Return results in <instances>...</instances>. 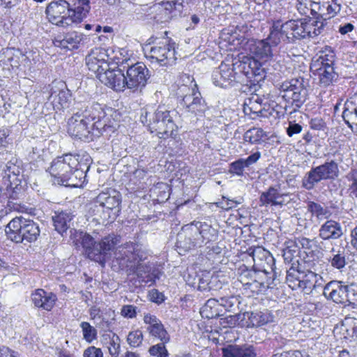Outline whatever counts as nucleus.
I'll list each match as a JSON object with an SVG mask.
<instances>
[{
	"label": "nucleus",
	"mask_w": 357,
	"mask_h": 357,
	"mask_svg": "<svg viewBox=\"0 0 357 357\" xmlns=\"http://www.w3.org/2000/svg\"><path fill=\"white\" fill-rule=\"evenodd\" d=\"M87 161L84 162L79 155L65 154L55 158L48 171L59 184L77 188L84 182L89 169Z\"/></svg>",
	"instance_id": "1"
},
{
	"label": "nucleus",
	"mask_w": 357,
	"mask_h": 357,
	"mask_svg": "<svg viewBox=\"0 0 357 357\" xmlns=\"http://www.w3.org/2000/svg\"><path fill=\"white\" fill-rule=\"evenodd\" d=\"M90 8L89 0H75L72 6L66 1L59 0L50 3L45 14L49 22L66 28L81 22Z\"/></svg>",
	"instance_id": "2"
},
{
	"label": "nucleus",
	"mask_w": 357,
	"mask_h": 357,
	"mask_svg": "<svg viewBox=\"0 0 357 357\" xmlns=\"http://www.w3.org/2000/svg\"><path fill=\"white\" fill-rule=\"evenodd\" d=\"M176 94L178 107L185 114L202 116L208 109V106L198 91L196 83L188 75L181 77Z\"/></svg>",
	"instance_id": "3"
},
{
	"label": "nucleus",
	"mask_w": 357,
	"mask_h": 357,
	"mask_svg": "<svg viewBox=\"0 0 357 357\" xmlns=\"http://www.w3.org/2000/svg\"><path fill=\"white\" fill-rule=\"evenodd\" d=\"M176 94L178 107L185 114L202 116L208 109V106L198 91L196 83L188 75L181 77Z\"/></svg>",
	"instance_id": "4"
},
{
	"label": "nucleus",
	"mask_w": 357,
	"mask_h": 357,
	"mask_svg": "<svg viewBox=\"0 0 357 357\" xmlns=\"http://www.w3.org/2000/svg\"><path fill=\"white\" fill-rule=\"evenodd\" d=\"M140 121L149 128L151 132H155L160 138L166 139L176 135L174 132L176 131L177 126L173 120L171 112L164 106H159L153 112L143 109Z\"/></svg>",
	"instance_id": "5"
},
{
	"label": "nucleus",
	"mask_w": 357,
	"mask_h": 357,
	"mask_svg": "<svg viewBox=\"0 0 357 357\" xmlns=\"http://www.w3.org/2000/svg\"><path fill=\"white\" fill-rule=\"evenodd\" d=\"M307 84L305 78L298 77L286 80L280 84L279 94L286 102L285 110L291 109V113L303 106L307 97Z\"/></svg>",
	"instance_id": "6"
},
{
	"label": "nucleus",
	"mask_w": 357,
	"mask_h": 357,
	"mask_svg": "<svg viewBox=\"0 0 357 357\" xmlns=\"http://www.w3.org/2000/svg\"><path fill=\"white\" fill-rule=\"evenodd\" d=\"M252 250L250 255L252 257L254 261V270H246L242 272L239 276L238 280L245 287L249 285L250 282L254 281L259 278V275L261 273L264 276H267L270 271H273L275 259L266 250L261 247H257Z\"/></svg>",
	"instance_id": "7"
},
{
	"label": "nucleus",
	"mask_w": 357,
	"mask_h": 357,
	"mask_svg": "<svg viewBox=\"0 0 357 357\" xmlns=\"http://www.w3.org/2000/svg\"><path fill=\"white\" fill-rule=\"evenodd\" d=\"M78 112L68 121V133L73 137L84 142L93 141L106 131V125L98 122L90 124Z\"/></svg>",
	"instance_id": "8"
},
{
	"label": "nucleus",
	"mask_w": 357,
	"mask_h": 357,
	"mask_svg": "<svg viewBox=\"0 0 357 357\" xmlns=\"http://www.w3.org/2000/svg\"><path fill=\"white\" fill-rule=\"evenodd\" d=\"M339 175L338 164L335 160H327L324 164L312 167L302 179V187L311 190L323 180H333Z\"/></svg>",
	"instance_id": "9"
},
{
	"label": "nucleus",
	"mask_w": 357,
	"mask_h": 357,
	"mask_svg": "<svg viewBox=\"0 0 357 357\" xmlns=\"http://www.w3.org/2000/svg\"><path fill=\"white\" fill-rule=\"evenodd\" d=\"M114 257L120 264L130 267L136 261H143L146 258V255L142 246L133 242H126L116 247L114 252Z\"/></svg>",
	"instance_id": "10"
},
{
	"label": "nucleus",
	"mask_w": 357,
	"mask_h": 357,
	"mask_svg": "<svg viewBox=\"0 0 357 357\" xmlns=\"http://www.w3.org/2000/svg\"><path fill=\"white\" fill-rule=\"evenodd\" d=\"M213 83L221 88L234 86L236 84H243L244 79H241L240 74L236 73L233 62L231 63L222 62L218 68L212 73Z\"/></svg>",
	"instance_id": "11"
},
{
	"label": "nucleus",
	"mask_w": 357,
	"mask_h": 357,
	"mask_svg": "<svg viewBox=\"0 0 357 357\" xmlns=\"http://www.w3.org/2000/svg\"><path fill=\"white\" fill-rule=\"evenodd\" d=\"M125 75L126 88L136 91L145 86L149 78V69L141 62L128 66Z\"/></svg>",
	"instance_id": "12"
},
{
	"label": "nucleus",
	"mask_w": 357,
	"mask_h": 357,
	"mask_svg": "<svg viewBox=\"0 0 357 357\" xmlns=\"http://www.w3.org/2000/svg\"><path fill=\"white\" fill-rule=\"evenodd\" d=\"M149 57L161 66H172L176 59L174 43H172L169 38L156 43L151 47Z\"/></svg>",
	"instance_id": "13"
},
{
	"label": "nucleus",
	"mask_w": 357,
	"mask_h": 357,
	"mask_svg": "<svg viewBox=\"0 0 357 357\" xmlns=\"http://www.w3.org/2000/svg\"><path fill=\"white\" fill-rule=\"evenodd\" d=\"M120 243V236L114 234H109L103 237L99 242H97L95 248V255L92 254L91 260L98 262L102 267L107 261L112 257V251L116 248V245Z\"/></svg>",
	"instance_id": "14"
},
{
	"label": "nucleus",
	"mask_w": 357,
	"mask_h": 357,
	"mask_svg": "<svg viewBox=\"0 0 357 357\" xmlns=\"http://www.w3.org/2000/svg\"><path fill=\"white\" fill-rule=\"evenodd\" d=\"M96 202L105 208L104 213H108L107 218L104 217L105 219L107 218L113 221L116 218L121 210L119 206L121 202V195L119 192L114 189L102 192L96 197Z\"/></svg>",
	"instance_id": "15"
},
{
	"label": "nucleus",
	"mask_w": 357,
	"mask_h": 357,
	"mask_svg": "<svg viewBox=\"0 0 357 357\" xmlns=\"http://www.w3.org/2000/svg\"><path fill=\"white\" fill-rule=\"evenodd\" d=\"M120 67L122 68L116 67L111 69L109 66L107 70L99 75L100 81L115 91H123L126 88L125 74L123 72L126 66L122 62Z\"/></svg>",
	"instance_id": "16"
},
{
	"label": "nucleus",
	"mask_w": 357,
	"mask_h": 357,
	"mask_svg": "<svg viewBox=\"0 0 357 357\" xmlns=\"http://www.w3.org/2000/svg\"><path fill=\"white\" fill-rule=\"evenodd\" d=\"M310 13L315 17V20L312 22L311 25L314 26L313 33L314 36L321 34L327 25L326 2L314 1L310 3Z\"/></svg>",
	"instance_id": "17"
},
{
	"label": "nucleus",
	"mask_w": 357,
	"mask_h": 357,
	"mask_svg": "<svg viewBox=\"0 0 357 357\" xmlns=\"http://www.w3.org/2000/svg\"><path fill=\"white\" fill-rule=\"evenodd\" d=\"M28 221L29 219L22 216L13 218L5 229L8 238L16 243H23Z\"/></svg>",
	"instance_id": "18"
},
{
	"label": "nucleus",
	"mask_w": 357,
	"mask_h": 357,
	"mask_svg": "<svg viewBox=\"0 0 357 357\" xmlns=\"http://www.w3.org/2000/svg\"><path fill=\"white\" fill-rule=\"evenodd\" d=\"M349 284H344L341 281L333 280L324 287V295L336 303L347 304Z\"/></svg>",
	"instance_id": "19"
},
{
	"label": "nucleus",
	"mask_w": 357,
	"mask_h": 357,
	"mask_svg": "<svg viewBox=\"0 0 357 357\" xmlns=\"http://www.w3.org/2000/svg\"><path fill=\"white\" fill-rule=\"evenodd\" d=\"M192 230L197 238H199V244L206 241V243L214 241L218 237V231L206 222L194 221L193 222L185 225V230Z\"/></svg>",
	"instance_id": "20"
},
{
	"label": "nucleus",
	"mask_w": 357,
	"mask_h": 357,
	"mask_svg": "<svg viewBox=\"0 0 357 357\" xmlns=\"http://www.w3.org/2000/svg\"><path fill=\"white\" fill-rule=\"evenodd\" d=\"M6 199H8V206L14 209L15 211H20L21 213H26L30 215H35V208H29L26 206H21L15 201H18L24 196V191L21 186H19L17 183L15 184V187H13L12 183L9 186H7L6 192L3 194Z\"/></svg>",
	"instance_id": "21"
},
{
	"label": "nucleus",
	"mask_w": 357,
	"mask_h": 357,
	"mask_svg": "<svg viewBox=\"0 0 357 357\" xmlns=\"http://www.w3.org/2000/svg\"><path fill=\"white\" fill-rule=\"evenodd\" d=\"M108 56L104 50H93L86 57V64L89 70L94 72L99 79V75L107 70L109 67Z\"/></svg>",
	"instance_id": "22"
},
{
	"label": "nucleus",
	"mask_w": 357,
	"mask_h": 357,
	"mask_svg": "<svg viewBox=\"0 0 357 357\" xmlns=\"http://www.w3.org/2000/svg\"><path fill=\"white\" fill-rule=\"evenodd\" d=\"M310 70L318 79V84L320 86L327 87L337 82L339 79V74L336 71L335 66H318L313 68L310 66Z\"/></svg>",
	"instance_id": "23"
},
{
	"label": "nucleus",
	"mask_w": 357,
	"mask_h": 357,
	"mask_svg": "<svg viewBox=\"0 0 357 357\" xmlns=\"http://www.w3.org/2000/svg\"><path fill=\"white\" fill-rule=\"evenodd\" d=\"M77 112L82 115L81 117H84L90 124H96L99 122L107 125L105 121L102 122V120L105 117V112L101 105L98 102L89 103L79 109ZM105 128H108L109 126H106Z\"/></svg>",
	"instance_id": "24"
},
{
	"label": "nucleus",
	"mask_w": 357,
	"mask_h": 357,
	"mask_svg": "<svg viewBox=\"0 0 357 357\" xmlns=\"http://www.w3.org/2000/svg\"><path fill=\"white\" fill-rule=\"evenodd\" d=\"M73 243L79 248L81 246L86 257L91 260L92 254L95 255V248H96L97 242L94 238L86 232L82 231L75 230L74 233L71 234Z\"/></svg>",
	"instance_id": "25"
},
{
	"label": "nucleus",
	"mask_w": 357,
	"mask_h": 357,
	"mask_svg": "<svg viewBox=\"0 0 357 357\" xmlns=\"http://www.w3.org/2000/svg\"><path fill=\"white\" fill-rule=\"evenodd\" d=\"M344 234L341 224L334 220H327L319 229V237L324 241L337 240Z\"/></svg>",
	"instance_id": "26"
},
{
	"label": "nucleus",
	"mask_w": 357,
	"mask_h": 357,
	"mask_svg": "<svg viewBox=\"0 0 357 357\" xmlns=\"http://www.w3.org/2000/svg\"><path fill=\"white\" fill-rule=\"evenodd\" d=\"M31 301L36 307L50 311L55 304L56 296L52 292L38 289L31 294Z\"/></svg>",
	"instance_id": "27"
},
{
	"label": "nucleus",
	"mask_w": 357,
	"mask_h": 357,
	"mask_svg": "<svg viewBox=\"0 0 357 357\" xmlns=\"http://www.w3.org/2000/svg\"><path fill=\"white\" fill-rule=\"evenodd\" d=\"M250 52L259 59H269L273 56L272 47L266 39L250 40L248 43Z\"/></svg>",
	"instance_id": "28"
},
{
	"label": "nucleus",
	"mask_w": 357,
	"mask_h": 357,
	"mask_svg": "<svg viewBox=\"0 0 357 357\" xmlns=\"http://www.w3.org/2000/svg\"><path fill=\"white\" fill-rule=\"evenodd\" d=\"M48 100L51 101L58 109L68 108L71 102V93L67 89L52 87Z\"/></svg>",
	"instance_id": "29"
},
{
	"label": "nucleus",
	"mask_w": 357,
	"mask_h": 357,
	"mask_svg": "<svg viewBox=\"0 0 357 357\" xmlns=\"http://www.w3.org/2000/svg\"><path fill=\"white\" fill-rule=\"evenodd\" d=\"M82 40V35L76 31L67 33L64 35H58L53 40L56 47L63 49L73 50L78 47Z\"/></svg>",
	"instance_id": "30"
},
{
	"label": "nucleus",
	"mask_w": 357,
	"mask_h": 357,
	"mask_svg": "<svg viewBox=\"0 0 357 357\" xmlns=\"http://www.w3.org/2000/svg\"><path fill=\"white\" fill-rule=\"evenodd\" d=\"M223 357H256L257 354L252 345L242 346L229 344L222 349Z\"/></svg>",
	"instance_id": "31"
},
{
	"label": "nucleus",
	"mask_w": 357,
	"mask_h": 357,
	"mask_svg": "<svg viewBox=\"0 0 357 357\" xmlns=\"http://www.w3.org/2000/svg\"><path fill=\"white\" fill-rule=\"evenodd\" d=\"M255 58L243 56L241 59H235L232 61L233 66L236 73L240 74L241 79H244V82L246 79H250L252 82L251 73L252 70L253 62Z\"/></svg>",
	"instance_id": "32"
},
{
	"label": "nucleus",
	"mask_w": 357,
	"mask_h": 357,
	"mask_svg": "<svg viewBox=\"0 0 357 357\" xmlns=\"http://www.w3.org/2000/svg\"><path fill=\"white\" fill-rule=\"evenodd\" d=\"M284 28L287 29V31H293V32H294L293 37L296 38L297 40L306 37L315 36L313 31L310 30V25L307 22L289 20L287 22V25Z\"/></svg>",
	"instance_id": "33"
},
{
	"label": "nucleus",
	"mask_w": 357,
	"mask_h": 357,
	"mask_svg": "<svg viewBox=\"0 0 357 357\" xmlns=\"http://www.w3.org/2000/svg\"><path fill=\"white\" fill-rule=\"evenodd\" d=\"M185 226L182 227V231L177 235L176 246L183 251H188L197 245H199V238H197L192 230L184 231Z\"/></svg>",
	"instance_id": "34"
},
{
	"label": "nucleus",
	"mask_w": 357,
	"mask_h": 357,
	"mask_svg": "<svg viewBox=\"0 0 357 357\" xmlns=\"http://www.w3.org/2000/svg\"><path fill=\"white\" fill-rule=\"evenodd\" d=\"M243 319H248L247 327H259L272 321V317L268 312H245Z\"/></svg>",
	"instance_id": "35"
},
{
	"label": "nucleus",
	"mask_w": 357,
	"mask_h": 357,
	"mask_svg": "<svg viewBox=\"0 0 357 357\" xmlns=\"http://www.w3.org/2000/svg\"><path fill=\"white\" fill-rule=\"evenodd\" d=\"M71 220L72 215L70 213L66 211L55 213V215L52 216L55 230L62 236L70 227Z\"/></svg>",
	"instance_id": "36"
},
{
	"label": "nucleus",
	"mask_w": 357,
	"mask_h": 357,
	"mask_svg": "<svg viewBox=\"0 0 357 357\" xmlns=\"http://www.w3.org/2000/svg\"><path fill=\"white\" fill-rule=\"evenodd\" d=\"M280 198H282V195L274 187H270L267 191L263 192L259 197V202L261 206H277L281 204V202H278Z\"/></svg>",
	"instance_id": "37"
},
{
	"label": "nucleus",
	"mask_w": 357,
	"mask_h": 357,
	"mask_svg": "<svg viewBox=\"0 0 357 357\" xmlns=\"http://www.w3.org/2000/svg\"><path fill=\"white\" fill-rule=\"evenodd\" d=\"M307 211L319 221L328 220L331 215V213L328 207L323 206L314 202H309L307 203Z\"/></svg>",
	"instance_id": "38"
},
{
	"label": "nucleus",
	"mask_w": 357,
	"mask_h": 357,
	"mask_svg": "<svg viewBox=\"0 0 357 357\" xmlns=\"http://www.w3.org/2000/svg\"><path fill=\"white\" fill-rule=\"evenodd\" d=\"M294 265V264H292ZM303 271L291 266L287 271L286 282L292 289H298L301 287V282Z\"/></svg>",
	"instance_id": "39"
},
{
	"label": "nucleus",
	"mask_w": 357,
	"mask_h": 357,
	"mask_svg": "<svg viewBox=\"0 0 357 357\" xmlns=\"http://www.w3.org/2000/svg\"><path fill=\"white\" fill-rule=\"evenodd\" d=\"M266 137V132L260 128H252L248 130L243 135V140L251 144H260L263 138Z\"/></svg>",
	"instance_id": "40"
},
{
	"label": "nucleus",
	"mask_w": 357,
	"mask_h": 357,
	"mask_svg": "<svg viewBox=\"0 0 357 357\" xmlns=\"http://www.w3.org/2000/svg\"><path fill=\"white\" fill-rule=\"evenodd\" d=\"M333 254L330 257L328 261L332 267L342 270L347 264L346 253L344 250H338L335 251V248L331 249Z\"/></svg>",
	"instance_id": "41"
},
{
	"label": "nucleus",
	"mask_w": 357,
	"mask_h": 357,
	"mask_svg": "<svg viewBox=\"0 0 357 357\" xmlns=\"http://www.w3.org/2000/svg\"><path fill=\"white\" fill-rule=\"evenodd\" d=\"M315 278V273L311 271L303 272L301 282V287H299V289H302L305 294H309L312 293L313 289H316V282H314V279Z\"/></svg>",
	"instance_id": "42"
},
{
	"label": "nucleus",
	"mask_w": 357,
	"mask_h": 357,
	"mask_svg": "<svg viewBox=\"0 0 357 357\" xmlns=\"http://www.w3.org/2000/svg\"><path fill=\"white\" fill-rule=\"evenodd\" d=\"M266 39L270 43L271 47H275L281 42L285 43L282 25L273 24L270 29V33Z\"/></svg>",
	"instance_id": "43"
},
{
	"label": "nucleus",
	"mask_w": 357,
	"mask_h": 357,
	"mask_svg": "<svg viewBox=\"0 0 357 357\" xmlns=\"http://www.w3.org/2000/svg\"><path fill=\"white\" fill-rule=\"evenodd\" d=\"M40 229L38 223L29 219L28 221V225L25 229V236L24 243H32L35 242L40 236Z\"/></svg>",
	"instance_id": "44"
},
{
	"label": "nucleus",
	"mask_w": 357,
	"mask_h": 357,
	"mask_svg": "<svg viewBox=\"0 0 357 357\" xmlns=\"http://www.w3.org/2000/svg\"><path fill=\"white\" fill-rule=\"evenodd\" d=\"M147 331L152 336L157 337L164 343H168L170 340V336L165 329L162 322L153 326L151 328H147Z\"/></svg>",
	"instance_id": "45"
},
{
	"label": "nucleus",
	"mask_w": 357,
	"mask_h": 357,
	"mask_svg": "<svg viewBox=\"0 0 357 357\" xmlns=\"http://www.w3.org/2000/svg\"><path fill=\"white\" fill-rule=\"evenodd\" d=\"M349 181L347 192L352 199L357 198V169L351 170L346 176Z\"/></svg>",
	"instance_id": "46"
},
{
	"label": "nucleus",
	"mask_w": 357,
	"mask_h": 357,
	"mask_svg": "<svg viewBox=\"0 0 357 357\" xmlns=\"http://www.w3.org/2000/svg\"><path fill=\"white\" fill-rule=\"evenodd\" d=\"M335 54L333 51L329 52L328 54H325L319 57L317 60L314 61L311 65L313 68L318 66H335Z\"/></svg>",
	"instance_id": "47"
},
{
	"label": "nucleus",
	"mask_w": 357,
	"mask_h": 357,
	"mask_svg": "<svg viewBox=\"0 0 357 357\" xmlns=\"http://www.w3.org/2000/svg\"><path fill=\"white\" fill-rule=\"evenodd\" d=\"M298 249L293 241H289L286 243L285 248L282 250V256L284 261L291 263L296 257Z\"/></svg>",
	"instance_id": "48"
},
{
	"label": "nucleus",
	"mask_w": 357,
	"mask_h": 357,
	"mask_svg": "<svg viewBox=\"0 0 357 357\" xmlns=\"http://www.w3.org/2000/svg\"><path fill=\"white\" fill-rule=\"evenodd\" d=\"M251 77L252 79H254L252 80L253 82H259L266 77L265 69L257 59H255V62H253Z\"/></svg>",
	"instance_id": "49"
},
{
	"label": "nucleus",
	"mask_w": 357,
	"mask_h": 357,
	"mask_svg": "<svg viewBox=\"0 0 357 357\" xmlns=\"http://www.w3.org/2000/svg\"><path fill=\"white\" fill-rule=\"evenodd\" d=\"M132 271L138 278H143V275L149 273L152 270V264L150 263H143L142 261H136V264H131L130 266Z\"/></svg>",
	"instance_id": "50"
},
{
	"label": "nucleus",
	"mask_w": 357,
	"mask_h": 357,
	"mask_svg": "<svg viewBox=\"0 0 357 357\" xmlns=\"http://www.w3.org/2000/svg\"><path fill=\"white\" fill-rule=\"evenodd\" d=\"M80 327L82 329L84 339L86 342H91L96 338V329L91 326L89 323L83 321L80 324Z\"/></svg>",
	"instance_id": "51"
},
{
	"label": "nucleus",
	"mask_w": 357,
	"mask_h": 357,
	"mask_svg": "<svg viewBox=\"0 0 357 357\" xmlns=\"http://www.w3.org/2000/svg\"><path fill=\"white\" fill-rule=\"evenodd\" d=\"M5 172V176H8L10 183H12L11 178L13 177V181H15L17 180V181H20L19 179H17V176L19 175L20 170L18 166L15 165L12 162H8L6 165V167L3 169Z\"/></svg>",
	"instance_id": "52"
},
{
	"label": "nucleus",
	"mask_w": 357,
	"mask_h": 357,
	"mask_svg": "<svg viewBox=\"0 0 357 357\" xmlns=\"http://www.w3.org/2000/svg\"><path fill=\"white\" fill-rule=\"evenodd\" d=\"M342 118L349 128H352V124L357 126V107L353 110L345 108L342 112Z\"/></svg>",
	"instance_id": "53"
},
{
	"label": "nucleus",
	"mask_w": 357,
	"mask_h": 357,
	"mask_svg": "<svg viewBox=\"0 0 357 357\" xmlns=\"http://www.w3.org/2000/svg\"><path fill=\"white\" fill-rule=\"evenodd\" d=\"M109 354L112 356H117L120 350V338L119 337L113 333L112 337H109V345L108 346Z\"/></svg>",
	"instance_id": "54"
},
{
	"label": "nucleus",
	"mask_w": 357,
	"mask_h": 357,
	"mask_svg": "<svg viewBox=\"0 0 357 357\" xmlns=\"http://www.w3.org/2000/svg\"><path fill=\"white\" fill-rule=\"evenodd\" d=\"M165 344L162 342L151 347L149 351L150 354L156 357H168L169 353L165 347Z\"/></svg>",
	"instance_id": "55"
},
{
	"label": "nucleus",
	"mask_w": 357,
	"mask_h": 357,
	"mask_svg": "<svg viewBox=\"0 0 357 357\" xmlns=\"http://www.w3.org/2000/svg\"><path fill=\"white\" fill-rule=\"evenodd\" d=\"M240 303L236 296L222 297L220 298V305L223 306L227 310L231 311Z\"/></svg>",
	"instance_id": "56"
},
{
	"label": "nucleus",
	"mask_w": 357,
	"mask_h": 357,
	"mask_svg": "<svg viewBox=\"0 0 357 357\" xmlns=\"http://www.w3.org/2000/svg\"><path fill=\"white\" fill-rule=\"evenodd\" d=\"M143 340V335L142 332L139 330H137L135 331L130 332L127 341L128 343L133 347H137L139 346L142 344V342Z\"/></svg>",
	"instance_id": "57"
},
{
	"label": "nucleus",
	"mask_w": 357,
	"mask_h": 357,
	"mask_svg": "<svg viewBox=\"0 0 357 357\" xmlns=\"http://www.w3.org/2000/svg\"><path fill=\"white\" fill-rule=\"evenodd\" d=\"M265 277L261 273L259 275V278L255 279L254 281L250 282L249 285L245 287V289H250L252 292H259L262 291V289H264L267 285H265V283L263 280V278Z\"/></svg>",
	"instance_id": "58"
},
{
	"label": "nucleus",
	"mask_w": 357,
	"mask_h": 357,
	"mask_svg": "<svg viewBox=\"0 0 357 357\" xmlns=\"http://www.w3.org/2000/svg\"><path fill=\"white\" fill-rule=\"evenodd\" d=\"M245 166L243 158H240L229 165V172L232 174L242 176Z\"/></svg>",
	"instance_id": "59"
},
{
	"label": "nucleus",
	"mask_w": 357,
	"mask_h": 357,
	"mask_svg": "<svg viewBox=\"0 0 357 357\" xmlns=\"http://www.w3.org/2000/svg\"><path fill=\"white\" fill-rule=\"evenodd\" d=\"M326 2L327 15L328 20L334 17L341 10V5L337 2V0H332L331 1Z\"/></svg>",
	"instance_id": "60"
},
{
	"label": "nucleus",
	"mask_w": 357,
	"mask_h": 357,
	"mask_svg": "<svg viewBox=\"0 0 357 357\" xmlns=\"http://www.w3.org/2000/svg\"><path fill=\"white\" fill-rule=\"evenodd\" d=\"M347 303L354 307H357V285L355 284H349Z\"/></svg>",
	"instance_id": "61"
},
{
	"label": "nucleus",
	"mask_w": 357,
	"mask_h": 357,
	"mask_svg": "<svg viewBox=\"0 0 357 357\" xmlns=\"http://www.w3.org/2000/svg\"><path fill=\"white\" fill-rule=\"evenodd\" d=\"M243 314H235L234 315H229L224 319H222V324H226L225 326L233 327L237 324H239L240 321H243Z\"/></svg>",
	"instance_id": "62"
},
{
	"label": "nucleus",
	"mask_w": 357,
	"mask_h": 357,
	"mask_svg": "<svg viewBox=\"0 0 357 357\" xmlns=\"http://www.w3.org/2000/svg\"><path fill=\"white\" fill-rule=\"evenodd\" d=\"M313 240H310L305 237H299L296 238L294 241H293L294 243H295V245H296L298 249H300L301 248L305 250H311L312 246V242Z\"/></svg>",
	"instance_id": "63"
},
{
	"label": "nucleus",
	"mask_w": 357,
	"mask_h": 357,
	"mask_svg": "<svg viewBox=\"0 0 357 357\" xmlns=\"http://www.w3.org/2000/svg\"><path fill=\"white\" fill-rule=\"evenodd\" d=\"M84 357H103V353L100 348L91 346L85 349Z\"/></svg>",
	"instance_id": "64"
}]
</instances>
